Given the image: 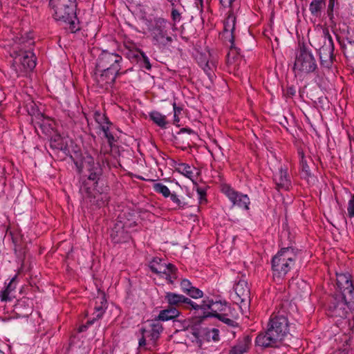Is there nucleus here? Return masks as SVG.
I'll return each instance as SVG.
<instances>
[{"instance_id": "obj_23", "label": "nucleus", "mask_w": 354, "mask_h": 354, "mask_svg": "<svg viewBox=\"0 0 354 354\" xmlns=\"http://www.w3.org/2000/svg\"><path fill=\"white\" fill-rule=\"evenodd\" d=\"M150 118L156 123L158 126L161 128H165L167 122L166 120V116L158 111H152L149 114Z\"/></svg>"}, {"instance_id": "obj_9", "label": "nucleus", "mask_w": 354, "mask_h": 354, "mask_svg": "<svg viewBox=\"0 0 354 354\" xmlns=\"http://www.w3.org/2000/svg\"><path fill=\"white\" fill-rule=\"evenodd\" d=\"M50 6L55 20L66 21L74 18L75 0H50Z\"/></svg>"}, {"instance_id": "obj_53", "label": "nucleus", "mask_w": 354, "mask_h": 354, "mask_svg": "<svg viewBox=\"0 0 354 354\" xmlns=\"http://www.w3.org/2000/svg\"><path fill=\"white\" fill-rule=\"evenodd\" d=\"M196 2L198 1L201 4L203 3V0H196Z\"/></svg>"}, {"instance_id": "obj_48", "label": "nucleus", "mask_w": 354, "mask_h": 354, "mask_svg": "<svg viewBox=\"0 0 354 354\" xmlns=\"http://www.w3.org/2000/svg\"><path fill=\"white\" fill-rule=\"evenodd\" d=\"M86 327H87V326H82V327L80 328V332H82V331L85 330H86Z\"/></svg>"}, {"instance_id": "obj_19", "label": "nucleus", "mask_w": 354, "mask_h": 354, "mask_svg": "<svg viewBox=\"0 0 354 354\" xmlns=\"http://www.w3.org/2000/svg\"><path fill=\"white\" fill-rule=\"evenodd\" d=\"M274 180L277 189L288 190L291 185V183L288 175L287 168H281L274 175Z\"/></svg>"}, {"instance_id": "obj_11", "label": "nucleus", "mask_w": 354, "mask_h": 354, "mask_svg": "<svg viewBox=\"0 0 354 354\" xmlns=\"http://www.w3.org/2000/svg\"><path fill=\"white\" fill-rule=\"evenodd\" d=\"M165 299L167 303L171 307L178 308L182 304H187L191 306L192 308L198 310V309H210L214 304L213 301L207 300L203 301L201 305H198L194 301H192L190 299L185 297L183 295L169 292H166L165 296Z\"/></svg>"}, {"instance_id": "obj_1", "label": "nucleus", "mask_w": 354, "mask_h": 354, "mask_svg": "<svg viewBox=\"0 0 354 354\" xmlns=\"http://www.w3.org/2000/svg\"><path fill=\"white\" fill-rule=\"evenodd\" d=\"M288 333V320L285 314L273 313L270 318L267 330L257 336L255 344L262 348L278 347Z\"/></svg>"}, {"instance_id": "obj_43", "label": "nucleus", "mask_w": 354, "mask_h": 354, "mask_svg": "<svg viewBox=\"0 0 354 354\" xmlns=\"http://www.w3.org/2000/svg\"><path fill=\"white\" fill-rule=\"evenodd\" d=\"M143 64H144L143 66L146 69H147V70L151 69V66L150 64L149 60L148 57L145 55H143Z\"/></svg>"}, {"instance_id": "obj_25", "label": "nucleus", "mask_w": 354, "mask_h": 354, "mask_svg": "<svg viewBox=\"0 0 354 354\" xmlns=\"http://www.w3.org/2000/svg\"><path fill=\"white\" fill-rule=\"evenodd\" d=\"M110 127L111 126L106 127V125H104L102 129L104 133V136L108 140L109 147V149H105L103 148L101 149L102 152L104 153H109V150L112 148L113 143L116 141L114 136L110 131Z\"/></svg>"}, {"instance_id": "obj_41", "label": "nucleus", "mask_w": 354, "mask_h": 354, "mask_svg": "<svg viewBox=\"0 0 354 354\" xmlns=\"http://www.w3.org/2000/svg\"><path fill=\"white\" fill-rule=\"evenodd\" d=\"M197 194L198 195V198L200 201V203H202L203 201H205V192L202 189H197Z\"/></svg>"}, {"instance_id": "obj_18", "label": "nucleus", "mask_w": 354, "mask_h": 354, "mask_svg": "<svg viewBox=\"0 0 354 354\" xmlns=\"http://www.w3.org/2000/svg\"><path fill=\"white\" fill-rule=\"evenodd\" d=\"M88 182L84 183L80 187V192L85 200H88L91 205H96L97 206H101L104 203L102 201L104 196L102 194H97L96 196L94 193V189L88 187Z\"/></svg>"}, {"instance_id": "obj_37", "label": "nucleus", "mask_w": 354, "mask_h": 354, "mask_svg": "<svg viewBox=\"0 0 354 354\" xmlns=\"http://www.w3.org/2000/svg\"><path fill=\"white\" fill-rule=\"evenodd\" d=\"M193 286H192V283L187 279H183L180 282V288L182 290L187 294L189 291H190V289Z\"/></svg>"}, {"instance_id": "obj_12", "label": "nucleus", "mask_w": 354, "mask_h": 354, "mask_svg": "<svg viewBox=\"0 0 354 354\" xmlns=\"http://www.w3.org/2000/svg\"><path fill=\"white\" fill-rule=\"evenodd\" d=\"M162 330V326L158 320L154 319L149 322L145 327L140 329L142 337L139 339V346L146 345V338H148L149 342H151L154 346Z\"/></svg>"}, {"instance_id": "obj_39", "label": "nucleus", "mask_w": 354, "mask_h": 354, "mask_svg": "<svg viewBox=\"0 0 354 354\" xmlns=\"http://www.w3.org/2000/svg\"><path fill=\"white\" fill-rule=\"evenodd\" d=\"M171 200L176 205L177 207H183L185 204L180 200L178 196L175 194H170Z\"/></svg>"}, {"instance_id": "obj_26", "label": "nucleus", "mask_w": 354, "mask_h": 354, "mask_svg": "<svg viewBox=\"0 0 354 354\" xmlns=\"http://www.w3.org/2000/svg\"><path fill=\"white\" fill-rule=\"evenodd\" d=\"M201 66L202 68L203 69V71L205 72V73L209 77L212 76V75L213 73V71L216 67V62L214 60H210V61L208 60L204 64L201 63Z\"/></svg>"}, {"instance_id": "obj_7", "label": "nucleus", "mask_w": 354, "mask_h": 354, "mask_svg": "<svg viewBox=\"0 0 354 354\" xmlns=\"http://www.w3.org/2000/svg\"><path fill=\"white\" fill-rule=\"evenodd\" d=\"M168 25L167 21L163 18H156L151 21L149 30L154 45L162 48L169 45L173 41L172 37L168 34Z\"/></svg>"}, {"instance_id": "obj_2", "label": "nucleus", "mask_w": 354, "mask_h": 354, "mask_svg": "<svg viewBox=\"0 0 354 354\" xmlns=\"http://www.w3.org/2000/svg\"><path fill=\"white\" fill-rule=\"evenodd\" d=\"M14 41L11 56L13 57V66L15 67L16 73L24 70H32L36 62L34 54L30 50L34 43L32 37L29 35L17 37Z\"/></svg>"}, {"instance_id": "obj_30", "label": "nucleus", "mask_w": 354, "mask_h": 354, "mask_svg": "<svg viewBox=\"0 0 354 354\" xmlns=\"http://www.w3.org/2000/svg\"><path fill=\"white\" fill-rule=\"evenodd\" d=\"M300 165H301V167L302 175L304 176V178L310 177V167L308 165L307 161L305 159L304 154H301Z\"/></svg>"}, {"instance_id": "obj_32", "label": "nucleus", "mask_w": 354, "mask_h": 354, "mask_svg": "<svg viewBox=\"0 0 354 354\" xmlns=\"http://www.w3.org/2000/svg\"><path fill=\"white\" fill-rule=\"evenodd\" d=\"M248 346L246 344L237 345L230 351L229 354H243L248 351Z\"/></svg>"}, {"instance_id": "obj_44", "label": "nucleus", "mask_w": 354, "mask_h": 354, "mask_svg": "<svg viewBox=\"0 0 354 354\" xmlns=\"http://www.w3.org/2000/svg\"><path fill=\"white\" fill-rule=\"evenodd\" d=\"M212 333L213 334L212 339H214V341H218L219 339V338H218V336H219V335H218V333H219L218 330L216 329V328H213L212 330Z\"/></svg>"}, {"instance_id": "obj_14", "label": "nucleus", "mask_w": 354, "mask_h": 354, "mask_svg": "<svg viewBox=\"0 0 354 354\" xmlns=\"http://www.w3.org/2000/svg\"><path fill=\"white\" fill-rule=\"evenodd\" d=\"M235 297L234 301L239 304L240 308L245 309L249 306L250 302V289L248 281L245 279H240L234 285Z\"/></svg>"}, {"instance_id": "obj_13", "label": "nucleus", "mask_w": 354, "mask_h": 354, "mask_svg": "<svg viewBox=\"0 0 354 354\" xmlns=\"http://www.w3.org/2000/svg\"><path fill=\"white\" fill-rule=\"evenodd\" d=\"M149 268L153 272L165 278L170 283H173L177 278L176 267L171 263L167 264L159 258H154L150 262Z\"/></svg>"}, {"instance_id": "obj_6", "label": "nucleus", "mask_w": 354, "mask_h": 354, "mask_svg": "<svg viewBox=\"0 0 354 354\" xmlns=\"http://www.w3.org/2000/svg\"><path fill=\"white\" fill-rule=\"evenodd\" d=\"M317 65L315 58L310 51L301 46L296 53L293 70L297 75H306L313 73Z\"/></svg>"}, {"instance_id": "obj_33", "label": "nucleus", "mask_w": 354, "mask_h": 354, "mask_svg": "<svg viewBox=\"0 0 354 354\" xmlns=\"http://www.w3.org/2000/svg\"><path fill=\"white\" fill-rule=\"evenodd\" d=\"M337 0H329L328 8H327V15L330 19H333V11L336 5H337Z\"/></svg>"}, {"instance_id": "obj_22", "label": "nucleus", "mask_w": 354, "mask_h": 354, "mask_svg": "<svg viewBox=\"0 0 354 354\" xmlns=\"http://www.w3.org/2000/svg\"><path fill=\"white\" fill-rule=\"evenodd\" d=\"M176 170L189 179L193 180L195 168L192 167L188 164L179 163L176 165Z\"/></svg>"}, {"instance_id": "obj_20", "label": "nucleus", "mask_w": 354, "mask_h": 354, "mask_svg": "<svg viewBox=\"0 0 354 354\" xmlns=\"http://www.w3.org/2000/svg\"><path fill=\"white\" fill-rule=\"evenodd\" d=\"M180 313L176 307L169 306L167 308L160 311L156 320L166 322L174 319L180 315Z\"/></svg>"}, {"instance_id": "obj_27", "label": "nucleus", "mask_w": 354, "mask_h": 354, "mask_svg": "<svg viewBox=\"0 0 354 354\" xmlns=\"http://www.w3.org/2000/svg\"><path fill=\"white\" fill-rule=\"evenodd\" d=\"M153 189L156 192L161 194L165 198L169 197L171 194L169 188L160 183L154 184Z\"/></svg>"}, {"instance_id": "obj_4", "label": "nucleus", "mask_w": 354, "mask_h": 354, "mask_svg": "<svg viewBox=\"0 0 354 354\" xmlns=\"http://www.w3.org/2000/svg\"><path fill=\"white\" fill-rule=\"evenodd\" d=\"M297 259L294 248H281L272 259V268L274 279H282L294 267Z\"/></svg>"}, {"instance_id": "obj_38", "label": "nucleus", "mask_w": 354, "mask_h": 354, "mask_svg": "<svg viewBox=\"0 0 354 354\" xmlns=\"http://www.w3.org/2000/svg\"><path fill=\"white\" fill-rule=\"evenodd\" d=\"M171 10V19L174 22H178L181 19V15L178 10L174 8V6H172Z\"/></svg>"}, {"instance_id": "obj_16", "label": "nucleus", "mask_w": 354, "mask_h": 354, "mask_svg": "<svg viewBox=\"0 0 354 354\" xmlns=\"http://www.w3.org/2000/svg\"><path fill=\"white\" fill-rule=\"evenodd\" d=\"M222 191L234 205L244 209H249L250 199L246 194L236 192L228 185H224Z\"/></svg>"}, {"instance_id": "obj_17", "label": "nucleus", "mask_w": 354, "mask_h": 354, "mask_svg": "<svg viewBox=\"0 0 354 354\" xmlns=\"http://www.w3.org/2000/svg\"><path fill=\"white\" fill-rule=\"evenodd\" d=\"M82 165L84 169L89 172L88 180L92 182V185H94L100 175V167L95 164L93 158L90 156L84 158Z\"/></svg>"}, {"instance_id": "obj_51", "label": "nucleus", "mask_w": 354, "mask_h": 354, "mask_svg": "<svg viewBox=\"0 0 354 354\" xmlns=\"http://www.w3.org/2000/svg\"><path fill=\"white\" fill-rule=\"evenodd\" d=\"M182 131H187L189 133H192L193 132V131L191 130V129H188L187 130V129H183Z\"/></svg>"}, {"instance_id": "obj_49", "label": "nucleus", "mask_w": 354, "mask_h": 354, "mask_svg": "<svg viewBox=\"0 0 354 354\" xmlns=\"http://www.w3.org/2000/svg\"><path fill=\"white\" fill-rule=\"evenodd\" d=\"M167 1L171 3L172 6H174V3L176 2V0H167Z\"/></svg>"}, {"instance_id": "obj_40", "label": "nucleus", "mask_w": 354, "mask_h": 354, "mask_svg": "<svg viewBox=\"0 0 354 354\" xmlns=\"http://www.w3.org/2000/svg\"><path fill=\"white\" fill-rule=\"evenodd\" d=\"M75 19H76V17H75V14L74 15V18L71 17V19L70 20H66V22L69 24V25H70L69 29L73 32H74L77 31V30H79V27L77 26V24L75 22Z\"/></svg>"}, {"instance_id": "obj_34", "label": "nucleus", "mask_w": 354, "mask_h": 354, "mask_svg": "<svg viewBox=\"0 0 354 354\" xmlns=\"http://www.w3.org/2000/svg\"><path fill=\"white\" fill-rule=\"evenodd\" d=\"M187 295L194 299H198L203 297V293L201 290L193 286L190 291L187 292Z\"/></svg>"}, {"instance_id": "obj_3", "label": "nucleus", "mask_w": 354, "mask_h": 354, "mask_svg": "<svg viewBox=\"0 0 354 354\" xmlns=\"http://www.w3.org/2000/svg\"><path fill=\"white\" fill-rule=\"evenodd\" d=\"M309 40L311 46L319 51L321 64L330 67L333 57L334 45L328 28L318 29Z\"/></svg>"}, {"instance_id": "obj_52", "label": "nucleus", "mask_w": 354, "mask_h": 354, "mask_svg": "<svg viewBox=\"0 0 354 354\" xmlns=\"http://www.w3.org/2000/svg\"><path fill=\"white\" fill-rule=\"evenodd\" d=\"M301 283L303 285H304L305 288H307V287H308L307 284H306L304 281H301Z\"/></svg>"}, {"instance_id": "obj_46", "label": "nucleus", "mask_w": 354, "mask_h": 354, "mask_svg": "<svg viewBox=\"0 0 354 354\" xmlns=\"http://www.w3.org/2000/svg\"><path fill=\"white\" fill-rule=\"evenodd\" d=\"M183 328L187 329L191 326V321L190 320H185L183 322Z\"/></svg>"}, {"instance_id": "obj_47", "label": "nucleus", "mask_w": 354, "mask_h": 354, "mask_svg": "<svg viewBox=\"0 0 354 354\" xmlns=\"http://www.w3.org/2000/svg\"><path fill=\"white\" fill-rule=\"evenodd\" d=\"M118 232H117V234L115 235V236H113V234H111V236H113V239L115 241V242H119L120 241V239L118 236H119V235L118 234Z\"/></svg>"}, {"instance_id": "obj_35", "label": "nucleus", "mask_w": 354, "mask_h": 354, "mask_svg": "<svg viewBox=\"0 0 354 354\" xmlns=\"http://www.w3.org/2000/svg\"><path fill=\"white\" fill-rule=\"evenodd\" d=\"M173 108H174V123L175 124H178V123L180 122L179 115L181 113V111L183 109L181 107L177 106L176 103L173 104Z\"/></svg>"}, {"instance_id": "obj_15", "label": "nucleus", "mask_w": 354, "mask_h": 354, "mask_svg": "<svg viewBox=\"0 0 354 354\" xmlns=\"http://www.w3.org/2000/svg\"><path fill=\"white\" fill-rule=\"evenodd\" d=\"M120 74L111 71H104L95 67L93 78L96 84L102 88L109 89L113 85L115 78Z\"/></svg>"}, {"instance_id": "obj_21", "label": "nucleus", "mask_w": 354, "mask_h": 354, "mask_svg": "<svg viewBox=\"0 0 354 354\" xmlns=\"http://www.w3.org/2000/svg\"><path fill=\"white\" fill-rule=\"evenodd\" d=\"M326 6V0H312L309 5V11L313 17H320Z\"/></svg>"}, {"instance_id": "obj_8", "label": "nucleus", "mask_w": 354, "mask_h": 354, "mask_svg": "<svg viewBox=\"0 0 354 354\" xmlns=\"http://www.w3.org/2000/svg\"><path fill=\"white\" fill-rule=\"evenodd\" d=\"M234 1V0H220V2L223 7L231 8L227 18L224 21V28L221 33L222 39L225 44L230 47L231 50L234 47L235 36L234 32L236 26V17L232 10Z\"/></svg>"}, {"instance_id": "obj_36", "label": "nucleus", "mask_w": 354, "mask_h": 354, "mask_svg": "<svg viewBox=\"0 0 354 354\" xmlns=\"http://www.w3.org/2000/svg\"><path fill=\"white\" fill-rule=\"evenodd\" d=\"M348 215L349 217H354V194L348 201L347 207Z\"/></svg>"}, {"instance_id": "obj_31", "label": "nucleus", "mask_w": 354, "mask_h": 354, "mask_svg": "<svg viewBox=\"0 0 354 354\" xmlns=\"http://www.w3.org/2000/svg\"><path fill=\"white\" fill-rule=\"evenodd\" d=\"M345 55L350 57L354 58V41H348L344 45Z\"/></svg>"}, {"instance_id": "obj_50", "label": "nucleus", "mask_w": 354, "mask_h": 354, "mask_svg": "<svg viewBox=\"0 0 354 354\" xmlns=\"http://www.w3.org/2000/svg\"><path fill=\"white\" fill-rule=\"evenodd\" d=\"M93 322H94V319L91 320V321H88L87 322V324L90 326V325L93 324Z\"/></svg>"}, {"instance_id": "obj_28", "label": "nucleus", "mask_w": 354, "mask_h": 354, "mask_svg": "<svg viewBox=\"0 0 354 354\" xmlns=\"http://www.w3.org/2000/svg\"><path fill=\"white\" fill-rule=\"evenodd\" d=\"M94 117L95 121L100 124L101 129H102L104 125H106V127L111 125V123L104 114L95 112Z\"/></svg>"}, {"instance_id": "obj_29", "label": "nucleus", "mask_w": 354, "mask_h": 354, "mask_svg": "<svg viewBox=\"0 0 354 354\" xmlns=\"http://www.w3.org/2000/svg\"><path fill=\"white\" fill-rule=\"evenodd\" d=\"M97 301H99L100 302L101 306H95V309L96 310V313H97L96 319H100L102 316V314L104 313V308L106 301V299H104V296L97 297L96 302H97Z\"/></svg>"}, {"instance_id": "obj_42", "label": "nucleus", "mask_w": 354, "mask_h": 354, "mask_svg": "<svg viewBox=\"0 0 354 354\" xmlns=\"http://www.w3.org/2000/svg\"><path fill=\"white\" fill-rule=\"evenodd\" d=\"M215 316L227 324H231V323L233 322V321L232 319H230L229 318H225L223 317V315H222L216 314Z\"/></svg>"}, {"instance_id": "obj_10", "label": "nucleus", "mask_w": 354, "mask_h": 354, "mask_svg": "<svg viewBox=\"0 0 354 354\" xmlns=\"http://www.w3.org/2000/svg\"><path fill=\"white\" fill-rule=\"evenodd\" d=\"M122 57L120 55L115 53H111L108 50H103L99 55L95 67L104 71H111L115 73L122 74L121 63Z\"/></svg>"}, {"instance_id": "obj_45", "label": "nucleus", "mask_w": 354, "mask_h": 354, "mask_svg": "<svg viewBox=\"0 0 354 354\" xmlns=\"http://www.w3.org/2000/svg\"><path fill=\"white\" fill-rule=\"evenodd\" d=\"M350 138V148L351 152H353L354 150V135L353 136H349Z\"/></svg>"}, {"instance_id": "obj_5", "label": "nucleus", "mask_w": 354, "mask_h": 354, "mask_svg": "<svg viewBox=\"0 0 354 354\" xmlns=\"http://www.w3.org/2000/svg\"><path fill=\"white\" fill-rule=\"evenodd\" d=\"M337 284L342 292V300L332 308L337 315L341 316L339 310L344 309L346 305L354 303V286L351 274L348 272L337 273Z\"/></svg>"}, {"instance_id": "obj_24", "label": "nucleus", "mask_w": 354, "mask_h": 354, "mask_svg": "<svg viewBox=\"0 0 354 354\" xmlns=\"http://www.w3.org/2000/svg\"><path fill=\"white\" fill-rule=\"evenodd\" d=\"M15 278H12L5 290L0 292V298L3 301H8L11 300V293L15 290V286L13 285Z\"/></svg>"}]
</instances>
